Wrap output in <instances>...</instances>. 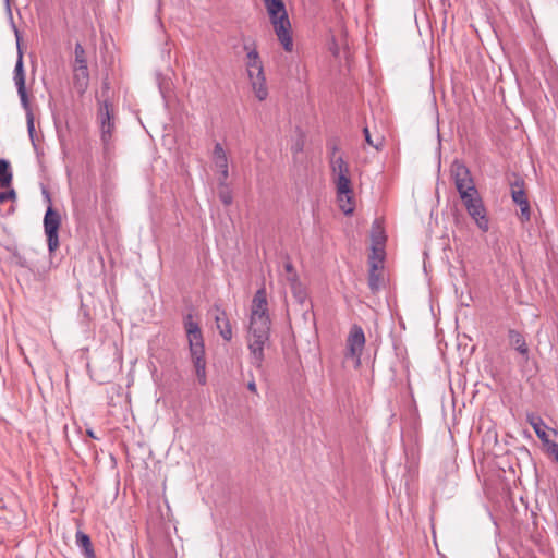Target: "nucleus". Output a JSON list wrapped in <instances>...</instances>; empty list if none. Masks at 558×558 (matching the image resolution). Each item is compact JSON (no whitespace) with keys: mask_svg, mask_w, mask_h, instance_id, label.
Returning <instances> with one entry per match:
<instances>
[{"mask_svg":"<svg viewBox=\"0 0 558 558\" xmlns=\"http://www.w3.org/2000/svg\"><path fill=\"white\" fill-rule=\"evenodd\" d=\"M13 181V172L9 160L0 158V186L10 187Z\"/></svg>","mask_w":558,"mask_h":558,"instance_id":"obj_20","label":"nucleus"},{"mask_svg":"<svg viewBox=\"0 0 558 558\" xmlns=\"http://www.w3.org/2000/svg\"><path fill=\"white\" fill-rule=\"evenodd\" d=\"M251 316H269L265 287L256 291L252 300Z\"/></svg>","mask_w":558,"mask_h":558,"instance_id":"obj_13","label":"nucleus"},{"mask_svg":"<svg viewBox=\"0 0 558 558\" xmlns=\"http://www.w3.org/2000/svg\"><path fill=\"white\" fill-rule=\"evenodd\" d=\"M247 69V75L251 80L252 88L254 89V82L256 81V72L257 69L246 68Z\"/></svg>","mask_w":558,"mask_h":558,"instance_id":"obj_36","label":"nucleus"},{"mask_svg":"<svg viewBox=\"0 0 558 558\" xmlns=\"http://www.w3.org/2000/svg\"><path fill=\"white\" fill-rule=\"evenodd\" d=\"M244 50L247 52L246 68L257 69L256 81L254 82V94L258 100L263 101L268 96V89L259 53L254 45L252 49L247 45H244Z\"/></svg>","mask_w":558,"mask_h":558,"instance_id":"obj_4","label":"nucleus"},{"mask_svg":"<svg viewBox=\"0 0 558 558\" xmlns=\"http://www.w3.org/2000/svg\"><path fill=\"white\" fill-rule=\"evenodd\" d=\"M7 191L0 192V206L3 205L5 202L15 203L17 199L16 191L13 187H7ZM15 213V206L11 204L8 209H5L4 215L10 216Z\"/></svg>","mask_w":558,"mask_h":558,"instance_id":"obj_22","label":"nucleus"},{"mask_svg":"<svg viewBox=\"0 0 558 558\" xmlns=\"http://www.w3.org/2000/svg\"><path fill=\"white\" fill-rule=\"evenodd\" d=\"M293 293L299 303H304L306 300V292L301 287L293 286Z\"/></svg>","mask_w":558,"mask_h":558,"instance_id":"obj_33","label":"nucleus"},{"mask_svg":"<svg viewBox=\"0 0 558 558\" xmlns=\"http://www.w3.org/2000/svg\"><path fill=\"white\" fill-rule=\"evenodd\" d=\"M247 389H248L250 391H252V392H256V391H257V388H256V384H255V381H250V383L247 384Z\"/></svg>","mask_w":558,"mask_h":558,"instance_id":"obj_38","label":"nucleus"},{"mask_svg":"<svg viewBox=\"0 0 558 558\" xmlns=\"http://www.w3.org/2000/svg\"><path fill=\"white\" fill-rule=\"evenodd\" d=\"M549 452L554 456L555 460L558 462V444L551 442L549 445Z\"/></svg>","mask_w":558,"mask_h":558,"instance_id":"obj_37","label":"nucleus"},{"mask_svg":"<svg viewBox=\"0 0 558 558\" xmlns=\"http://www.w3.org/2000/svg\"><path fill=\"white\" fill-rule=\"evenodd\" d=\"M269 316H251L250 317V340L248 350L253 357V364L260 368L264 361V345L269 340L270 335Z\"/></svg>","mask_w":558,"mask_h":558,"instance_id":"obj_2","label":"nucleus"},{"mask_svg":"<svg viewBox=\"0 0 558 558\" xmlns=\"http://www.w3.org/2000/svg\"><path fill=\"white\" fill-rule=\"evenodd\" d=\"M526 421L534 429L536 436L544 442H548V434L546 433L545 428L546 425L541 416L534 414V413H527L526 414Z\"/></svg>","mask_w":558,"mask_h":558,"instance_id":"obj_19","label":"nucleus"},{"mask_svg":"<svg viewBox=\"0 0 558 558\" xmlns=\"http://www.w3.org/2000/svg\"><path fill=\"white\" fill-rule=\"evenodd\" d=\"M87 434H88L90 437L96 438V437H95V435H94V433H93L92 430H87Z\"/></svg>","mask_w":558,"mask_h":558,"instance_id":"obj_40","label":"nucleus"},{"mask_svg":"<svg viewBox=\"0 0 558 558\" xmlns=\"http://www.w3.org/2000/svg\"><path fill=\"white\" fill-rule=\"evenodd\" d=\"M9 1H10V0H5L7 4H9Z\"/></svg>","mask_w":558,"mask_h":558,"instance_id":"obj_42","label":"nucleus"},{"mask_svg":"<svg viewBox=\"0 0 558 558\" xmlns=\"http://www.w3.org/2000/svg\"><path fill=\"white\" fill-rule=\"evenodd\" d=\"M109 89H110V84L107 80H105L102 82V90H101V99H105L106 97L109 99Z\"/></svg>","mask_w":558,"mask_h":558,"instance_id":"obj_35","label":"nucleus"},{"mask_svg":"<svg viewBox=\"0 0 558 558\" xmlns=\"http://www.w3.org/2000/svg\"><path fill=\"white\" fill-rule=\"evenodd\" d=\"M333 181H335V184H336V189H337V193H338V196H339V199L342 202L343 198L342 196H345V199H347V203L348 205H341V210L345 214V215H350L353 213L354 210V207H353V191H352V187H351V180H350V175H344V174H341V175H338L336 178H333Z\"/></svg>","mask_w":558,"mask_h":558,"instance_id":"obj_11","label":"nucleus"},{"mask_svg":"<svg viewBox=\"0 0 558 558\" xmlns=\"http://www.w3.org/2000/svg\"><path fill=\"white\" fill-rule=\"evenodd\" d=\"M465 209L468 207H470L471 205L473 204H476L477 202L482 201V197L477 191V189L475 190V192H470V193H466V192H461V196H460Z\"/></svg>","mask_w":558,"mask_h":558,"instance_id":"obj_26","label":"nucleus"},{"mask_svg":"<svg viewBox=\"0 0 558 558\" xmlns=\"http://www.w3.org/2000/svg\"><path fill=\"white\" fill-rule=\"evenodd\" d=\"M451 175L453 178L456 189L460 196L461 192H475L476 186L474 184L473 178L471 175L469 168L464 163L456 160L451 166Z\"/></svg>","mask_w":558,"mask_h":558,"instance_id":"obj_10","label":"nucleus"},{"mask_svg":"<svg viewBox=\"0 0 558 558\" xmlns=\"http://www.w3.org/2000/svg\"><path fill=\"white\" fill-rule=\"evenodd\" d=\"M19 264H20L21 266H25V263H24V262H22V260H20V262H19Z\"/></svg>","mask_w":558,"mask_h":558,"instance_id":"obj_41","label":"nucleus"},{"mask_svg":"<svg viewBox=\"0 0 558 558\" xmlns=\"http://www.w3.org/2000/svg\"><path fill=\"white\" fill-rule=\"evenodd\" d=\"M26 123H27V132L29 135V138L35 146V125H34V114L31 110V107L28 106V110H26Z\"/></svg>","mask_w":558,"mask_h":558,"instance_id":"obj_29","label":"nucleus"},{"mask_svg":"<svg viewBox=\"0 0 558 558\" xmlns=\"http://www.w3.org/2000/svg\"><path fill=\"white\" fill-rule=\"evenodd\" d=\"M183 327L186 332L187 341L203 338L202 329L198 322L194 320L191 313L183 317Z\"/></svg>","mask_w":558,"mask_h":558,"instance_id":"obj_15","label":"nucleus"},{"mask_svg":"<svg viewBox=\"0 0 558 558\" xmlns=\"http://www.w3.org/2000/svg\"><path fill=\"white\" fill-rule=\"evenodd\" d=\"M384 259H385L384 246L373 245L372 254L369 255V258H368L369 266H372L373 262L378 263L379 266H383Z\"/></svg>","mask_w":558,"mask_h":558,"instance_id":"obj_27","label":"nucleus"},{"mask_svg":"<svg viewBox=\"0 0 558 558\" xmlns=\"http://www.w3.org/2000/svg\"><path fill=\"white\" fill-rule=\"evenodd\" d=\"M372 239H373V245H377V246H384L385 241H386V236L384 235L383 231L373 232Z\"/></svg>","mask_w":558,"mask_h":558,"instance_id":"obj_32","label":"nucleus"},{"mask_svg":"<svg viewBox=\"0 0 558 558\" xmlns=\"http://www.w3.org/2000/svg\"><path fill=\"white\" fill-rule=\"evenodd\" d=\"M13 28H14V33H15V37H16V43H17V60H16L14 72H13L14 73L13 80H14L15 86L17 88V94L20 96L22 106L25 110H28L29 99H28V95L26 92V87H25V70H24V63H23V51L20 47L21 36H20L19 29L15 26H13Z\"/></svg>","mask_w":558,"mask_h":558,"instance_id":"obj_7","label":"nucleus"},{"mask_svg":"<svg viewBox=\"0 0 558 558\" xmlns=\"http://www.w3.org/2000/svg\"><path fill=\"white\" fill-rule=\"evenodd\" d=\"M274 32L287 52L293 50L292 28L282 0H263Z\"/></svg>","mask_w":558,"mask_h":558,"instance_id":"obj_1","label":"nucleus"},{"mask_svg":"<svg viewBox=\"0 0 558 558\" xmlns=\"http://www.w3.org/2000/svg\"><path fill=\"white\" fill-rule=\"evenodd\" d=\"M99 109H98V121L100 126L105 124V122L111 120L113 118V106L106 97L105 99H98Z\"/></svg>","mask_w":558,"mask_h":558,"instance_id":"obj_21","label":"nucleus"},{"mask_svg":"<svg viewBox=\"0 0 558 558\" xmlns=\"http://www.w3.org/2000/svg\"><path fill=\"white\" fill-rule=\"evenodd\" d=\"M365 335L364 330L361 326L354 324L349 331L347 337V357H352L356 360V364L359 365L361 362V355L363 353L365 347Z\"/></svg>","mask_w":558,"mask_h":558,"instance_id":"obj_9","label":"nucleus"},{"mask_svg":"<svg viewBox=\"0 0 558 558\" xmlns=\"http://www.w3.org/2000/svg\"><path fill=\"white\" fill-rule=\"evenodd\" d=\"M218 195H219L220 201H221L225 205H227V206L231 205V203H232V201H233V197H232V193H231V191L228 189V185H227V184H226V187H221V186H219V193H218Z\"/></svg>","mask_w":558,"mask_h":558,"instance_id":"obj_30","label":"nucleus"},{"mask_svg":"<svg viewBox=\"0 0 558 558\" xmlns=\"http://www.w3.org/2000/svg\"><path fill=\"white\" fill-rule=\"evenodd\" d=\"M220 158L221 160L228 159L221 144L217 143L214 147V162L219 161Z\"/></svg>","mask_w":558,"mask_h":558,"instance_id":"obj_31","label":"nucleus"},{"mask_svg":"<svg viewBox=\"0 0 558 558\" xmlns=\"http://www.w3.org/2000/svg\"><path fill=\"white\" fill-rule=\"evenodd\" d=\"M330 149H331L330 157H336V153L339 150V147H338L336 144H333V145L330 147Z\"/></svg>","mask_w":558,"mask_h":558,"instance_id":"obj_39","label":"nucleus"},{"mask_svg":"<svg viewBox=\"0 0 558 558\" xmlns=\"http://www.w3.org/2000/svg\"><path fill=\"white\" fill-rule=\"evenodd\" d=\"M508 339L510 347L518 351L524 357V360L527 361L530 349L524 336L515 329H510L508 331Z\"/></svg>","mask_w":558,"mask_h":558,"instance_id":"obj_14","label":"nucleus"},{"mask_svg":"<svg viewBox=\"0 0 558 558\" xmlns=\"http://www.w3.org/2000/svg\"><path fill=\"white\" fill-rule=\"evenodd\" d=\"M466 211L480 230L483 232L488 231L489 219L483 199L468 207Z\"/></svg>","mask_w":558,"mask_h":558,"instance_id":"obj_12","label":"nucleus"},{"mask_svg":"<svg viewBox=\"0 0 558 558\" xmlns=\"http://www.w3.org/2000/svg\"><path fill=\"white\" fill-rule=\"evenodd\" d=\"M215 166L219 170V179H218L219 186L226 187V181L229 177L228 159L221 160V158H220L219 161L215 162Z\"/></svg>","mask_w":558,"mask_h":558,"instance_id":"obj_24","label":"nucleus"},{"mask_svg":"<svg viewBox=\"0 0 558 558\" xmlns=\"http://www.w3.org/2000/svg\"><path fill=\"white\" fill-rule=\"evenodd\" d=\"M363 134H364V137H365V142L369 146L374 147L376 150H380L381 149L383 143H384V138L383 137L379 136V137H377L376 141H374L367 126H365L363 129Z\"/></svg>","mask_w":558,"mask_h":558,"instance_id":"obj_28","label":"nucleus"},{"mask_svg":"<svg viewBox=\"0 0 558 558\" xmlns=\"http://www.w3.org/2000/svg\"><path fill=\"white\" fill-rule=\"evenodd\" d=\"M510 194L512 202L520 207L519 218L522 223L531 219V206L527 198L525 182L522 178L517 177L510 182Z\"/></svg>","mask_w":558,"mask_h":558,"instance_id":"obj_6","label":"nucleus"},{"mask_svg":"<svg viewBox=\"0 0 558 558\" xmlns=\"http://www.w3.org/2000/svg\"><path fill=\"white\" fill-rule=\"evenodd\" d=\"M330 166L333 178L341 174L348 175L350 173L349 166L341 156L330 157Z\"/></svg>","mask_w":558,"mask_h":558,"instance_id":"obj_23","label":"nucleus"},{"mask_svg":"<svg viewBox=\"0 0 558 558\" xmlns=\"http://www.w3.org/2000/svg\"><path fill=\"white\" fill-rule=\"evenodd\" d=\"M113 129H114V121H113V118L107 122H105V124H102L100 126V130H101V141L105 145H108L112 138V132H113Z\"/></svg>","mask_w":558,"mask_h":558,"instance_id":"obj_25","label":"nucleus"},{"mask_svg":"<svg viewBox=\"0 0 558 558\" xmlns=\"http://www.w3.org/2000/svg\"><path fill=\"white\" fill-rule=\"evenodd\" d=\"M61 227V216L52 206H48L44 216V231L47 238L48 251L54 253L59 243V229Z\"/></svg>","mask_w":558,"mask_h":558,"instance_id":"obj_5","label":"nucleus"},{"mask_svg":"<svg viewBox=\"0 0 558 558\" xmlns=\"http://www.w3.org/2000/svg\"><path fill=\"white\" fill-rule=\"evenodd\" d=\"M284 269H286V271H287L289 275H291V276H292V277H289L288 279H289V280H291V281H293V282H295V281H296V272H295V270H294L293 265H292L290 262H288V263H286V264H284Z\"/></svg>","mask_w":558,"mask_h":558,"instance_id":"obj_34","label":"nucleus"},{"mask_svg":"<svg viewBox=\"0 0 558 558\" xmlns=\"http://www.w3.org/2000/svg\"><path fill=\"white\" fill-rule=\"evenodd\" d=\"M216 310L218 312V314L215 316L217 329L219 330V333L223 338V340L230 341L232 339V328L227 317V314L219 307H216Z\"/></svg>","mask_w":558,"mask_h":558,"instance_id":"obj_16","label":"nucleus"},{"mask_svg":"<svg viewBox=\"0 0 558 558\" xmlns=\"http://www.w3.org/2000/svg\"><path fill=\"white\" fill-rule=\"evenodd\" d=\"M381 269L383 266H379L378 263L373 262L372 266H369L368 287L373 293L378 292L383 284Z\"/></svg>","mask_w":558,"mask_h":558,"instance_id":"obj_18","label":"nucleus"},{"mask_svg":"<svg viewBox=\"0 0 558 558\" xmlns=\"http://www.w3.org/2000/svg\"><path fill=\"white\" fill-rule=\"evenodd\" d=\"M73 84L81 95L87 90L89 85L86 51L81 43H76L74 48Z\"/></svg>","mask_w":558,"mask_h":558,"instance_id":"obj_3","label":"nucleus"},{"mask_svg":"<svg viewBox=\"0 0 558 558\" xmlns=\"http://www.w3.org/2000/svg\"><path fill=\"white\" fill-rule=\"evenodd\" d=\"M75 543L77 547L82 550L85 558H97L90 537L86 533H84L81 530H77L75 534Z\"/></svg>","mask_w":558,"mask_h":558,"instance_id":"obj_17","label":"nucleus"},{"mask_svg":"<svg viewBox=\"0 0 558 558\" xmlns=\"http://www.w3.org/2000/svg\"><path fill=\"white\" fill-rule=\"evenodd\" d=\"M190 355L192 363L195 367L197 380L201 385H205L207 380L206 376V359H205V345L204 338L187 341Z\"/></svg>","mask_w":558,"mask_h":558,"instance_id":"obj_8","label":"nucleus"}]
</instances>
